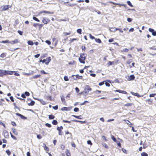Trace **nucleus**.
I'll return each instance as SVG.
<instances>
[{"instance_id":"393cba45","label":"nucleus","mask_w":156,"mask_h":156,"mask_svg":"<svg viewBox=\"0 0 156 156\" xmlns=\"http://www.w3.org/2000/svg\"><path fill=\"white\" fill-rule=\"evenodd\" d=\"M76 77L77 78H78V79H82L83 78V77L82 76H80L79 75H76Z\"/></svg>"},{"instance_id":"e2e57ef3","label":"nucleus","mask_w":156,"mask_h":156,"mask_svg":"<svg viewBox=\"0 0 156 156\" xmlns=\"http://www.w3.org/2000/svg\"><path fill=\"white\" fill-rule=\"evenodd\" d=\"M102 138L105 141H107V140L105 136H102Z\"/></svg>"},{"instance_id":"412c9836","label":"nucleus","mask_w":156,"mask_h":156,"mask_svg":"<svg viewBox=\"0 0 156 156\" xmlns=\"http://www.w3.org/2000/svg\"><path fill=\"white\" fill-rule=\"evenodd\" d=\"M95 41L98 43H101V40L99 38H98V39H95Z\"/></svg>"},{"instance_id":"4468645a","label":"nucleus","mask_w":156,"mask_h":156,"mask_svg":"<svg viewBox=\"0 0 156 156\" xmlns=\"http://www.w3.org/2000/svg\"><path fill=\"white\" fill-rule=\"evenodd\" d=\"M65 153L67 156H71L70 153H69V151L68 150H66L65 151Z\"/></svg>"},{"instance_id":"4c0bfd02","label":"nucleus","mask_w":156,"mask_h":156,"mask_svg":"<svg viewBox=\"0 0 156 156\" xmlns=\"http://www.w3.org/2000/svg\"><path fill=\"white\" fill-rule=\"evenodd\" d=\"M43 144L44 145V149L46 151H48L49 150V149H48V147L46 146V145L44 144Z\"/></svg>"},{"instance_id":"9d476101","label":"nucleus","mask_w":156,"mask_h":156,"mask_svg":"<svg viewBox=\"0 0 156 156\" xmlns=\"http://www.w3.org/2000/svg\"><path fill=\"white\" fill-rule=\"evenodd\" d=\"M19 41H18V39H16L14 41H10V42L9 43L11 44H16L17 43L19 42Z\"/></svg>"},{"instance_id":"7ed1b4c3","label":"nucleus","mask_w":156,"mask_h":156,"mask_svg":"<svg viewBox=\"0 0 156 156\" xmlns=\"http://www.w3.org/2000/svg\"><path fill=\"white\" fill-rule=\"evenodd\" d=\"M51 60V57H48L47 58H46V59H43V60H40V62H42L43 63L45 62L46 64L48 65L49 62H50Z\"/></svg>"},{"instance_id":"8fccbe9b","label":"nucleus","mask_w":156,"mask_h":156,"mask_svg":"<svg viewBox=\"0 0 156 156\" xmlns=\"http://www.w3.org/2000/svg\"><path fill=\"white\" fill-rule=\"evenodd\" d=\"M86 102L89 103V102L88 101H85L84 102H83V103H81L80 104V105H84Z\"/></svg>"},{"instance_id":"09e8293b","label":"nucleus","mask_w":156,"mask_h":156,"mask_svg":"<svg viewBox=\"0 0 156 156\" xmlns=\"http://www.w3.org/2000/svg\"><path fill=\"white\" fill-rule=\"evenodd\" d=\"M70 34V33H69V32L68 33H66V32H64L63 33V34H64V36H66V35H69Z\"/></svg>"},{"instance_id":"473e14b6","label":"nucleus","mask_w":156,"mask_h":156,"mask_svg":"<svg viewBox=\"0 0 156 156\" xmlns=\"http://www.w3.org/2000/svg\"><path fill=\"white\" fill-rule=\"evenodd\" d=\"M127 4L129 5L131 7H133V5L131 3V2H130V1H127Z\"/></svg>"},{"instance_id":"6e6d98bb","label":"nucleus","mask_w":156,"mask_h":156,"mask_svg":"<svg viewBox=\"0 0 156 156\" xmlns=\"http://www.w3.org/2000/svg\"><path fill=\"white\" fill-rule=\"evenodd\" d=\"M132 62L131 59H129L127 61V63L128 64H129Z\"/></svg>"},{"instance_id":"79ce46f5","label":"nucleus","mask_w":156,"mask_h":156,"mask_svg":"<svg viewBox=\"0 0 156 156\" xmlns=\"http://www.w3.org/2000/svg\"><path fill=\"white\" fill-rule=\"evenodd\" d=\"M79 110V109L77 108H75L74 109V111L75 112H78Z\"/></svg>"},{"instance_id":"7c9ffc66","label":"nucleus","mask_w":156,"mask_h":156,"mask_svg":"<svg viewBox=\"0 0 156 156\" xmlns=\"http://www.w3.org/2000/svg\"><path fill=\"white\" fill-rule=\"evenodd\" d=\"M133 105L132 103H127L125 104L124 105L126 106H130Z\"/></svg>"},{"instance_id":"a211bd4d","label":"nucleus","mask_w":156,"mask_h":156,"mask_svg":"<svg viewBox=\"0 0 156 156\" xmlns=\"http://www.w3.org/2000/svg\"><path fill=\"white\" fill-rule=\"evenodd\" d=\"M124 121H125L126 122V123L128 125H133V124L132 123H131L128 120H124Z\"/></svg>"},{"instance_id":"c756f323","label":"nucleus","mask_w":156,"mask_h":156,"mask_svg":"<svg viewBox=\"0 0 156 156\" xmlns=\"http://www.w3.org/2000/svg\"><path fill=\"white\" fill-rule=\"evenodd\" d=\"M6 55V54L5 53H2L0 55V57L2 58H4L5 57Z\"/></svg>"},{"instance_id":"4d7b16f0","label":"nucleus","mask_w":156,"mask_h":156,"mask_svg":"<svg viewBox=\"0 0 156 156\" xmlns=\"http://www.w3.org/2000/svg\"><path fill=\"white\" fill-rule=\"evenodd\" d=\"M156 95L155 94H152L150 95V97H154Z\"/></svg>"},{"instance_id":"bb28decb","label":"nucleus","mask_w":156,"mask_h":156,"mask_svg":"<svg viewBox=\"0 0 156 156\" xmlns=\"http://www.w3.org/2000/svg\"><path fill=\"white\" fill-rule=\"evenodd\" d=\"M52 123L54 125H56L58 123V122L56 120H53L52 122Z\"/></svg>"},{"instance_id":"58836bf2","label":"nucleus","mask_w":156,"mask_h":156,"mask_svg":"<svg viewBox=\"0 0 156 156\" xmlns=\"http://www.w3.org/2000/svg\"><path fill=\"white\" fill-rule=\"evenodd\" d=\"M77 39L76 38H73L69 41L70 43H71L73 42L74 41L76 40Z\"/></svg>"},{"instance_id":"f257e3e1","label":"nucleus","mask_w":156,"mask_h":156,"mask_svg":"<svg viewBox=\"0 0 156 156\" xmlns=\"http://www.w3.org/2000/svg\"><path fill=\"white\" fill-rule=\"evenodd\" d=\"M80 57L79 58L80 62L81 63L84 64L86 57V55L84 54H80Z\"/></svg>"},{"instance_id":"774afa93","label":"nucleus","mask_w":156,"mask_h":156,"mask_svg":"<svg viewBox=\"0 0 156 156\" xmlns=\"http://www.w3.org/2000/svg\"><path fill=\"white\" fill-rule=\"evenodd\" d=\"M95 92L97 94H99L101 92V91L99 90H96Z\"/></svg>"},{"instance_id":"bf43d9fd","label":"nucleus","mask_w":156,"mask_h":156,"mask_svg":"<svg viewBox=\"0 0 156 156\" xmlns=\"http://www.w3.org/2000/svg\"><path fill=\"white\" fill-rule=\"evenodd\" d=\"M25 94L27 96H29L30 95V93L28 92L27 91L25 92Z\"/></svg>"},{"instance_id":"f03ea898","label":"nucleus","mask_w":156,"mask_h":156,"mask_svg":"<svg viewBox=\"0 0 156 156\" xmlns=\"http://www.w3.org/2000/svg\"><path fill=\"white\" fill-rule=\"evenodd\" d=\"M91 90L92 89L89 86L87 85L86 86L83 92L84 93L87 94H88L89 91H91Z\"/></svg>"},{"instance_id":"864d4df0","label":"nucleus","mask_w":156,"mask_h":156,"mask_svg":"<svg viewBox=\"0 0 156 156\" xmlns=\"http://www.w3.org/2000/svg\"><path fill=\"white\" fill-rule=\"evenodd\" d=\"M45 125L48 127H51V125L48 123H47L45 124Z\"/></svg>"},{"instance_id":"a19ab883","label":"nucleus","mask_w":156,"mask_h":156,"mask_svg":"<svg viewBox=\"0 0 156 156\" xmlns=\"http://www.w3.org/2000/svg\"><path fill=\"white\" fill-rule=\"evenodd\" d=\"M89 37L90 38L92 39H95V37L94 36H93L91 34H89Z\"/></svg>"},{"instance_id":"2eb2a0df","label":"nucleus","mask_w":156,"mask_h":156,"mask_svg":"<svg viewBox=\"0 0 156 156\" xmlns=\"http://www.w3.org/2000/svg\"><path fill=\"white\" fill-rule=\"evenodd\" d=\"M111 138L115 142H117V140L115 138L114 136L113 135H111Z\"/></svg>"},{"instance_id":"13d9d810","label":"nucleus","mask_w":156,"mask_h":156,"mask_svg":"<svg viewBox=\"0 0 156 156\" xmlns=\"http://www.w3.org/2000/svg\"><path fill=\"white\" fill-rule=\"evenodd\" d=\"M75 90L76 92L78 93L80 91L79 89L77 87L75 88Z\"/></svg>"},{"instance_id":"052dcab7","label":"nucleus","mask_w":156,"mask_h":156,"mask_svg":"<svg viewBox=\"0 0 156 156\" xmlns=\"http://www.w3.org/2000/svg\"><path fill=\"white\" fill-rule=\"evenodd\" d=\"M117 30H119V32L122 33L123 32V31L121 29L117 28Z\"/></svg>"},{"instance_id":"e433bc0d","label":"nucleus","mask_w":156,"mask_h":156,"mask_svg":"<svg viewBox=\"0 0 156 156\" xmlns=\"http://www.w3.org/2000/svg\"><path fill=\"white\" fill-rule=\"evenodd\" d=\"M40 75H35V76H34L33 77V78H37L40 77Z\"/></svg>"},{"instance_id":"49530a36","label":"nucleus","mask_w":156,"mask_h":156,"mask_svg":"<svg viewBox=\"0 0 156 156\" xmlns=\"http://www.w3.org/2000/svg\"><path fill=\"white\" fill-rule=\"evenodd\" d=\"M10 133L11 134V137L14 139V140H16V138L14 136H13L11 133L10 132Z\"/></svg>"},{"instance_id":"aec40b11","label":"nucleus","mask_w":156,"mask_h":156,"mask_svg":"<svg viewBox=\"0 0 156 156\" xmlns=\"http://www.w3.org/2000/svg\"><path fill=\"white\" fill-rule=\"evenodd\" d=\"M12 132L14 133V134L16 135H17L18 134L17 132L16 131L15 129H12Z\"/></svg>"},{"instance_id":"5701e85b","label":"nucleus","mask_w":156,"mask_h":156,"mask_svg":"<svg viewBox=\"0 0 156 156\" xmlns=\"http://www.w3.org/2000/svg\"><path fill=\"white\" fill-rule=\"evenodd\" d=\"M27 43L28 44L30 45H32L34 44V43L33 42L31 41H29L27 42Z\"/></svg>"},{"instance_id":"39448f33","label":"nucleus","mask_w":156,"mask_h":156,"mask_svg":"<svg viewBox=\"0 0 156 156\" xmlns=\"http://www.w3.org/2000/svg\"><path fill=\"white\" fill-rule=\"evenodd\" d=\"M43 19L42 22L44 24H47L50 21V20L48 18H43Z\"/></svg>"},{"instance_id":"20e7f679","label":"nucleus","mask_w":156,"mask_h":156,"mask_svg":"<svg viewBox=\"0 0 156 156\" xmlns=\"http://www.w3.org/2000/svg\"><path fill=\"white\" fill-rule=\"evenodd\" d=\"M9 7H10L9 5L2 6L0 7V10L1 11H5L8 9Z\"/></svg>"},{"instance_id":"423d86ee","label":"nucleus","mask_w":156,"mask_h":156,"mask_svg":"<svg viewBox=\"0 0 156 156\" xmlns=\"http://www.w3.org/2000/svg\"><path fill=\"white\" fill-rule=\"evenodd\" d=\"M3 134L5 138H8L9 136L8 132L5 130L3 131Z\"/></svg>"},{"instance_id":"a18cd8bd","label":"nucleus","mask_w":156,"mask_h":156,"mask_svg":"<svg viewBox=\"0 0 156 156\" xmlns=\"http://www.w3.org/2000/svg\"><path fill=\"white\" fill-rule=\"evenodd\" d=\"M6 152L9 155L11 154L10 151L9 150H6Z\"/></svg>"},{"instance_id":"0eeeda50","label":"nucleus","mask_w":156,"mask_h":156,"mask_svg":"<svg viewBox=\"0 0 156 156\" xmlns=\"http://www.w3.org/2000/svg\"><path fill=\"white\" fill-rule=\"evenodd\" d=\"M149 30L150 32H152V34L153 36H156V32L155 31L154 29L149 28Z\"/></svg>"},{"instance_id":"4be33fe9","label":"nucleus","mask_w":156,"mask_h":156,"mask_svg":"<svg viewBox=\"0 0 156 156\" xmlns=\"http://www.w3.org/2000/svg\"><path fill=\"white\" fill-rule=\"evenodd\" d=\"M10 41L8 40H6V41H3L0 42L1 43H9Z\"/></svg>"},{"instance_id":"680f3d73","label":"nucleus","mask_w":156,"mask_h":156,"mask_svg":"<svg viewBox=\"0 0 156 156\" xmlns=\"http://www.w3.org/2000/svg\"><path fill=\"white\" fill-rule=\"evenodd\" d=\"M18 32L20 35H22L23 34V32L20 30H18Z\"/></svg>"},{"instance_id":"ddd939ff","label":"nucleus","mask_w":156,"mask_h":156,"mask_svg":"<svg viewBox=\"0 0 156 156\" xmlns=\"http://www.w3.org/2000/svg\"><path fill=\"white\" fill-rule=\"evenodd\" d=\"M16 71H7L6 74H9V75H12L13 73L14 72H15Z\"/></svg>"},{"instance_id":"b1692460","label":"nucleus","mask_w":156,"mask_h":156,"mask_svg":"<svg viewBox=\"0 0 156 156\" xmlns=\"http://www.w3.org/2000/svg\"><path fill=\"white\" fill-rule=\"evenodd\" d=\"M49 119H54L55 117L53 115H49Z\"/></svg>"},{"instance_id":"a878e982","label":"nucleus","mask_w":156,"mask_h":156,"mask_svg":"<svg viewBox=\"0 0 156 156\" xmlns=\"http://www.w3.org/2000/svg\"><path fill=\"white\" fill-rule=\"evenodd\" d=\"M72 116H73V117H75V118L78 119H82L80 117H81L80 115L77 116V115H73Z\"/></svg>"},{"instance_id":"37998d69","label":"nucleus","mask_w":156,"mask_h":156,"mask_svg":"<svg viewBox=\"0 0 156 156\" xmlns=\"http://www.w3.org/2000/svg\"><path fill=\"white\" fill-rule=\"evenodd\" d=\"M87 143L88 144H90V145H92V144L90 140H88L87 141Z\"/></svg>"},{"instance_id":"69168bd1","label":"nucleus","mask_w":156,"mask_h":156,"mask_svg":"<svg viewBox=\"0 0 156 156\" xmlns=\"http://www.w3.org/2000/svg\"><path fill=\"white\" fill-rule=\"evenodd\" d=\"M53 108L55 110H57L58 108V106L57 105H56L55 106L53 107Z\"/></svg>"},{"instance_id":"c03bdc74","label":"nucleus","mask_w":156,"mask_h":156,"mask_svg":"<svg viewBox=\"0 0 156 156\" xmlns=\"http://www.w3.org/2000/svg\"><path fill=\"white\" fill-rule=\"evenodd\" d=\"M37 137L39 139H41L42 138V136H41V135L39 134V135H37Z\"/></svg>"},{"instance_id":"dca6fc26","label":"nucleus","mask_w":156,"mask_h":156,"mask_svg":"<svg viewBox=\"0 0 156 156\" xmlns=\"http://www.w3.org/2000/svg\"><path fill=\"white\" fill-rule=\"evenodd\" d=\"M117 30V28H115V27H112L110 29V31H115Z\"/></svg>"},{"instance_id":"c85d7f7f","label":"nucleus","mask_w":156,"mask_h":156,"mask_svg":"<svg viewBox=\"0 0 156 156\" xmlns=\"http://www.w3.org/2000/svg\"><path fill=\"white\" fill-rule=\"evenodd\" d=\"M77 33L80 34H81L82 33V30L81 29H78L77 30Z\"/></svg>"},{"instance_id":"603ef678","label":"nucleus","mask_w":156,"mask_h":156,"mask_svg":"<svg viewBox=\"0 0 156 156\" xmlns=\"http://www.w3.org/2000/svg\"><path fill=\"white\" fill-rule=\"evenodd\" d=\"M103 145L105 146V147L106 148H108V146L105 144V143H104L103 144Z\"/></svg>"},{"instance_id":"9b49d317","label":"nucleus","mask_w":156,"mask_h":156,"mask_svg":"<svg viewBox=\"0 0 156 156\" xmlns=\"http://www.w3.org/2000/svg\"><path fill=\"white\" fill-rule=\"evenodd\" d=\"M43 12L45 13H47V14H53L54 13V12H49V11H42L40 12L39 13V14H41Z\"/></svg>"},{"instance_id":"c9c22d12","label":"nucleus","mask_w":156,"mask_h":156,"mask_svg":"<svg viewBox=\"0 0 156 156\" xmlns=\"http://www.w3.org/2000/svg\"><path fill=\"white\" fill-rule=\"evenodd\" d=\"M33 19L34 20L37 21V22H39L40 20L36 17H33Z\"/></svg>"},{"instance_id":"6e6552de","label":"nucleus","mask_w":156,"mask_h":156,"mask_svg":"<svg viewBox=\"0 0 156 156\" xmlns=\"http://www.w3.org/2000/svg\"><path fill=\"white\" fill-rule=\"evenodd\" d=\"M16 115L19 116H20V118L22 119H27V117H25L23 115H22L20 114H19V113H16Z\"/></svg>"},{"instance_id":"338daca9","label":"nucleus","mask_w":156,"mask_h":156,"mask_svg":"<svg viewBox=\"0 0 156 156\" xmlns=\"http://www.w3.org/2000/svg\"><path fill=\"white\" fill-rule=\"evenodd\" d=\"M104 81H103V82L100 83L99 84V86H102L104 84Z\"/></svg>"},{"instance_id":"72a5a7b5","label":"nucleus","mask_w":156,"mask_h":156,"mask_svg":"<svg viewBox=\"0 0 156 156\" xmlns=\"http://www.w3.org/2000/svg\"><path fill=\"white\" fill-rule=\"evenodd\" d=\"M63 129V127L62 126H61L60 127H58L57 128V129L58 130H61Z\"/></svg>"},{"instance_id":"5fc2aeb1","label":"nucleus","mask_w":156,"mask_h":156,"mask_svg":"<svg viewBox=\"0 0 156 156\" xmlns=\"http://www.w3.org/2000/svg\"><path fill=\"white\" fill-rule=\"evenodd\" d=\"M67 108L66 107H64L62 108V110H65V111H67Z\"/></svg>"},{"instance_id":"f704fd0d","label":"nucleus","mask_w":156,"mask_h":156,"mask_svg":"<svg viewBox=\"0 0 156 156\" xmlns=\"http://www.w3.org/2000/svg\"><path fill=\"white\" fill-rule=\"evenodd\" d=\"M64 80L65 81H67L69 80V79L66 76H65L64 78Z\"/></svg>"},{"instance_id":"0e129e2a","label":"nucleus","mask_w":156,"mask_h":156,"mask_svg":"<svg viewBox=\"0 0 156 156\" xmlns=\"http://www.w3.org/2000/svg\"><path fill=\"white\" fill-rule=\"evenodd\" d=\"M40 55V54H37V55H35L34 56V57L35 58H38L39 57Z\"/></svg>"},{"instance_id":"3c124183","label":"nucleus","mask_w":156,"mask_h":156,"mask_svg":"<svg viewBox=\"0 0 156 156\" xmlns=\"http://www.w3.org/2000/svg\"><path fill=\"white\" fill-rule=\"evenodd\" d=\"M128 51L129 49H128L126 48L123 49V50L122 51H123L124 52H127Z\"/></svg>"},{"instance_id":"1a4fd4ad","label":"nucleus","mask_w":156,"mask_h":156,"mask_svg":"<svg viewBox=\"0 0 156 156\" xmlns=\"http://www.w3.org/2000/svg\"><path fill=\"white\" fill-rule=\"evenodd\" d=\"M135 78V76L133 75H131L129 77V79H128V80L129 81L133 80Z\"/></svg>"},{"instance_id":"f3484780","label":"nucleus","mask_w":156,"mask_h":156,"mask_svg":"<svg viewBox=\"0 0 156 156\" xmlns=\"http://www.w3.org/2000/svg\"><path fill=\"white\" fill-rule=\"evenodd\" d=\"M0 72L4 75L6 74L7 71L3 70H0Z\"/></svg>"},{"instance_id":"ea45409f","label":"nucleus","mask_w":156,"mask_h":156,"mask_svg":"<svg viewBox=\"0 0 156 156\" xmlns=\"http://www.w3.org/2000/svg\"><path fill=\"white\" fill-rule=\"evenodd\" d=\"M61 147L62 150H64L65 148V146L63 144H62L61 145Z\"/></svg>"},{"instance_id":"6ab92c4d","label":"nucleus","mask_w":156,"mask_h":156,"mask_svg":"<svg viewBox=\"0 0 156 156\" xmlns=\"http://www.w3.org/2000/svg\"><path fill=\"white\" fill-rule=\"evenodd\" d=\"M35 102L33 101H32L30 103L28 104V105L29 106H33Z\"/></svg>"},{"instance_id":"f8f14e48","label":"nucleus","mask_w":156,"mask_h":156,"mask_svg":"<svg viewBox=\"0 0 156 156\" xmlns=\"http://www.w3.org/2000/svg\"><path fill=\"white\" fill-rule=\"evenodd\" d=\"M131 93L133 95L137 96L138 97H142L143 96V95H140L138 93H135L134 92H131Z\"/></svg>"},{"instance_id":"de8ad7c7","label":"nucleus","mask_w":156,"mask_h":156,"mask_svg":"<svg viewBox=\"0 0 156 156\" xmlns=\"http://www.w3.org/2000/svg\"><path fill=\"white\" fill-rule=\"evenodd\" d=\"M45 42L48 45H50L51 44V42L49 41L46 40V41Z\"/></svg>"},{"instance_id":"2f4dec72","label":"nucleus","mask_w":156,"mask_h":156,"mask_svg":"<svg viewBox=\"0 0 156 156\" xmlns=\"http://www.w3.org/2000/svg\"><path fill=\"white\" fill-rule=\"evenodd\" d=\"M73 121H74V122H80V123H85V121H79V120H73Z\"/></svg>"},{"instance_id":"cd10ccee","label":"nucleus","mask_w":156,"mask_h":156,"mask_svg":"<svg viewBox=\"0 0 156 156\" xmlns=\"http://www.w3.org/2000/svg\"><path fill=\"white\" fill-rule=\"evenodd\" d=\"M141 156H148V155L147 153H146L144 152L141 154Z\"/></svg>"}]
</instances>
